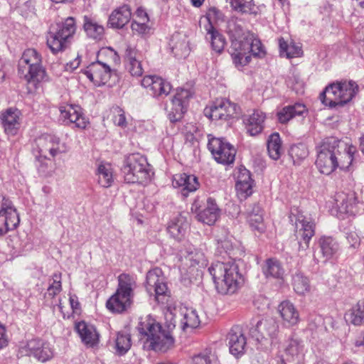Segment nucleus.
I'll list each match as a JSON object with an SVG mask.
<instances>
[{"label": "nucleus", "instance_id": "obj_1", "mask_svg": "<svg viewBox=\"0 0 364 364\" xmlns=\"http://www.w3.org/2000/svg\"><path fill=\"white\" fill-rule=\"evenodd\" d=\"M139 341L146 350L166 353L174 346V338L169 331L150 316L141 318L137 326Z\"/></svg>", "mask_w": 364, "mask_h": 364}, {"label": "nucleus", "instance_id": "obj_2", "mask_svg": "<svg viewBox=\"0 0 364 364\" xmlns=\"http://www.w3.org/2000/svg\"><path fill=\"white\" fill-rule=\"evenodd\" d=\"M215 289L221 294H233L242 286L244 279L233 262H215L208 269Z\"/></svg>", "mask_w": 364, "mask_h": 364}, {"label": "nucleus", "instance_id": "obj_3", "mask_svg": "<svg viewBox=\"0 0 364 364\" xmlns=\"http://www.w3.org/2000/svg\"><path fill=\"white\" fill-rule=\"evenodd\" d=\"M117 282L116 291L107 299L106 307L112 313L122 314L133 304L136 279L134 275L122 273L118 276Z\"/></svg>", "mask_w": 364, "mask_h": 364}, {"label": "nucleus", "instance_id": "obj_4", "mask_svg": "<svg viewBox=\"0 0 364 364\" xmlns=\"http://www.w3.org/2000/svg\"><path fill=\"white\" fill-rule=\"evenodd\" d=\"M358 92V86L354 81H337L326 87L320 95V100L331 108L343 107L351 101Z\"/></svg>", "mask_w": 364, "mask_h": 364}, {"label": "nucleus", "instance_id": "obj_5", "mask_svg": "<svg viewBox=\"0 0 364 364\" xmlns=\"http://www.w3.org/2000/svg\"><path fill=\"white\" fill-rule=\"evenodd\" d=\"M18 73L28 83L36 85L46 78L41 66V56L33 48L26 49L19 60Z\"/></svg>", "mask_w": 364, "mask_h": 364}, {"label": "nucleus", "instance_id": "obj_6", "mask_svg": "<svg viewBox=\"0 0 364 364\" xmlns=\"http://www.w3.org/2000/svg\"><path fill=\"white\" fill-rule=\"evenodd\" d=\"M124 181L128 183H147L151 180L150 165L145 156L133 154L123 166Z\"/></svg>", "mask_w": 364, "mask_h": 364}, {"label": "nucleus", "instance_id": "obj_7", "mask_svg": "<svg viewBox=\"0 0 364 364\" xmlns=\"http://www.w3.org/2000/svg\"><path fill=\"white\" fill-rule=\"evenodd\" d=\"M291 221L294 220V235L298 242V251L306 252L310 245L311 238L316 232V225L314 221L307 218L298 208H292L289 215Z\"/></svg>", "mask_w": 364, "mask_h": 364}, {"label": "nucleus", "instance_id": "obj_8", "mask_svg": "<svg viewBox=\"0 0 364 364\" xmlns=\"http://www.w3.org/2000/svg\"><path fill=\"white\" fill-rule=\"evenodd\" d=\"M338 153V141L334 138L323 139L317 147L316 166L323 174L329 175L338 168L336 161Z\"/></svg>", "mask_w": 364, "mask_h": 364}, {"label": "nucleus", "instance_id": "obj_9", "mask_svg": "<svg viewBox=\"0 0 364 364\" xmlns=\"http://www.w3.org/2000/svg\"><path fill=\"white\" fill-rule=\"evenodd\" d=\"M33 150L38 156L50 159L67 152L68 146L55 135L45 134L35 139Z\"/></svg>", "mask_w": 364, "mask_h": 364}, {"label": "nucleus", "instance_id": "obj_10", "mask_svg": "<svg viewBox=\"0 0 364 364\" xmlns=\"http://www.w3.org/2000/svg\"><path fill=\"white\" fill-rule=\"evenodd\" d=\"M20 224V216L13 201L0 194V236L16 229Z\"/></svg>", "mask_w": 364, "mask_h": 364}, {"label": "nucleus", "instance_id": "obj_11", "mask_svg": "<svg viewBox=\"0 0 364 364\" xmlns=\"http://www.w3.org/2000/svg\"><path fill=\"white\" fill-rule=\"evenodd\" d=\"M83 73L97 86L107 85L112 87L119 79L115 70H112L108 65L99 61L87 66Z\"/></svg>", "mask_w": 364, "mask_h": 364}, {"label": "nucleus", "instance_id": "obj_12", "mask_svg": "<svg viewBox=\"0 0 364 364\" xmlns=\"http://www.w3.org/2000/svg\"><path fill=\"white\" fill-rule=\"evenodd\" d=\"M239 107L226 98L218 99L204 109L205 115L213 121H228L237 116Z\"/></svg>", "mask_w": 364, "mask_h": 364}, {"label": "nucleus", "instance_id": "obj_13", "mask_svg": "<svg viewBox=\"0 0 364 364\" xmlns=\"http://www.w3.org/2000/svg\"><path fill=\"white\" fill-rule=\"evenodd\" d=\"M208 148L218 163L230 165L235 161L236 149L223 139L214 137L209 134Z\"/></svg>", "mask_w": 364, "mask_h": 364}, {"label": "nucleus", "instance_id": "obj_14", "mask_svg": "<svg viewBox=\"0 0 364 364\" xmlns=\"http://www.w3.org/2000/svg\"><path fill=\"white\" fill-rule=\"evenodd\" d=\"M161 270L154 269L148 272L146 275V289H154L155 300L161 305L168 306L171 301V291L168 289Z\"/></svg>", "mask_w": 364, "mask_h": 364}, {"label": "nucleus", "instance_id": "obj_15", "mask_svg": "<svg viewBox=\"0 0 364 364\" xmlns=\"http://www.w3.org/2000/svg\"><path fill=\"white\" fill-rule=\"evenodd\" d=\"M279 325L273 318H261L250 329V334L257 341H273L279 334Z\"/></svg>", "mask_w": 364, "mask_h": 364}, {"label": "nucleus", "instance_id": "obj_16", "mask_svg": "<svg viewBox=\"0 0 364 364\" xmlns=\"http://www.w3.org/2000/svg\"><path fill=\"white\" fill-rule=\"evenodd\" d=\"M191 97L192 94L188 90L183 88L176 90L171 100L172 107L168 114V117L171 122H176L182 119L187 111Z\"/></svg>", "mask_w": 364, "mask_h": 364}, {"label": "nucleus", "instance_id": "obj_17", "mask_svg": "<svg viewBox=\"0 0 364 364\" xmlns=\"http://www.w3.org/2000/svg\"><path fill=\"white\" fill-rule=\"evenodd\" d=\"M205 16L208 21L206 39L210 41L211 46H223L225 43L224 37L213 27V24L225 21L223 14L218 8L210 7Z\"/></svg>", "mask_w": 364, "mask_h": 364}, {"label": "nucleus", "instance_id": "obj_18", "mask_svg": "<svg viewBox=\"0 0 364 364\" xmlns=\"http://www.w3.org/2000/svg\"><path fill=\"white\" fill-rule=\"evenodd\" d=\"M21 349L26 355L33 356L43 363L49 360L53 356V350L50 345L39 338L28 341Z\"/></svg>", "mask_w": 364, "mask_h": 364}, {"label": "nucleus", "instance_id": "obj_19", "mask_svg": "<svg viewBox=\"0 0 364 364\" xmlns=\"http://www.w3.org/2000/svg\"><path fill=\"white\" fill-rule=\"evenodd\" d=\"M75 21L73 17L67 18L63 23L62 28L56 32L50 31L47 36V46L58 44L64 46L70 43V39L75 33Z\"/></svg>", "mask_w": 364, "mask_h": 364}, {"label": "nucleus", "instance_id": "obj_20", "mask_svg": "<svg viewBox=\"0 0 364 364\" xmlns=\"http://www.w3.org/2000/svg\"><path fill=\"white\" fill-rule=\"evenodd\" d=\"M59 111L60 117L64 121L75 124V127L80 129H85L90 122L84 115L82 108L75 105L66 104L60 106Z\"/></svg>", "mask_w": 364, "mask_h": 364}, {"label": "nucleus", "instance_id": "obj_21", "mask_svg": "<svg viewBox=\"0 0 364 364\" xmlns=\"http://www.w3.org/2000/svg\"><path fill=\"white\" fill-rule=\"evenodd\" d=\"M145 58L143 50L137 47H127L124 55V63L128 72L133 77H141L144 73L141 62Z\"/></svg>", "mask_w": 364, "mask_h": 364}, {"label": "nucleus", "instance_id": "obj_22", "mask_svg": "<svg viewBox=\"0 0 364 364\" xmlns=\"http://www.w3.org/2000/svg\"><path fill=\"white\" fill-rule=\"evenodd\" d=\"M141 85L149 89L154 97H166L172 89L169 82L157 75L144 76Z\"/></svg>", "mask_w": 364, "mask_h": 364}, {"label": "nucleus", "instance_id": "obj_23", "mask_svg": "<svg viewBox=\"0 0 364 364\" xmlns=\"http://www.w3.org/2000/svg\"><path fill=\"white\" fill-rule=\"evenodd\" d=\"M277 311L284 326L293 328L301 321V317L296 306L290 301L284 300L277 306Z\"/></svg>", "mask_w": 364, "mask_h": 364}, {"label": "nucleus", "instance_id": "obj_24", "mask_svg": "<svg viewBox=\"0 0 364 364\" xmlns=\"http://www.w3.org/2000/svg\"><path fill=\"white\" fill-rule=\"evenodd\" d=\"M266 55L264 47H235L231 55L236 67H243L250 61L252 55L259 58Z\"/></svg>", "mask_w": 364, "mask_h": 364}, {"label": "nucleus", "instance_id": "obj_25", "mask_svg": "<svg viewBox=\"0 0 364 364\" xmlns=\"http://www.w3.org/2000/svg\"><path fill=\"white\" fill-rule=\"evenodd\" d=\"M230 353L235 357H240L245 353L247 340L241 327L233 326L228 335Z\"/></svg>", "mask_w": 364, "mask_h": 364}, {"label": "nucleus", "instance_id": "obj_26", "mask_svg": "<svg viewBox=\"0 0 364 364\" xmlns=\"http://www.w3.org/2000/svg\"><path fill=\"white\" fill-rule=\"evenodd\" d=\"M172 185L174 188H179L181 194L185 197H187L190 193L195 192L200 186L196 176L185 173L175 174Z\"/></svg>", "mask_w": 364, "mask_h": 364}, {"label": "nucleus", "instance_id": "obj_27", "mask_svg": "<svg viewBox=\"0 0 364 364\" xmlns=\"http://www.w3.org/2000/svg\"><path fill=\"white\" fill-rule=\"evenodd\" d=\"M75 328L80 336L82 342L87 347L93 348L98 345L100 334L94 326L88 324L85 321H80L75 324Z\"/></svg>", "mask_w": 364, "mask_h": 364}, {"label": "nucleus", "instance_id": "obj_28", "mask_svg": "<svg viewBox=\"0 0 364 364\" xmlns=\"http://www.w3.org/2000/svg\"><path fill=\"white\" fill-rule=\"evenodd\" d=\"M265 119V114L260 110H254L251 114L245 116L243 123L247 133L250 136L260 134L264 129Z\"/></svg>", "mask_w": 364, "mask_h": 364}, {"label": "nucleus", "instance_id": "obj_29", "mask_svg": "<svg viewBox=\"0 0 364 364\" xmlns=\"http://www.w3.org/2000/svg\"><path fill=\"white\" fill-rule=\"evenodd\" d=\"M220 215V209L213 198H208L205 207L197 213V219L203 223L212 225L218 220Z\"/></svg>", "mask_w": 364, "mask_h": 364}, {"label": "nucleus", "instance_id": "obj_30", "mask_svg": "<svg viewBox=\"0 0 364 364\" xmlns=\"http://www.w3.org/2000/svg\"><path fill=\"white\" fill-rule=\"evenodd\" d=\"M21 122V113L15 108H9L2 114V123L5 132L10 135L17 134Z\"/></svg>", "mask_w": 364, "mask_h": 364}, {"label": "nucleus", "instance_id": "obj_31", "mask_svg": "<svg viewBox=\"0 0 364 364\" xmlns=\"http://www.w3.org/2000/svg\"><path fill=\"white\" fill-rule=\"evenodd\" d=\"M131 16L132 12L129 6L123 5L111 13L107 26L113 28H122L129 22Z\"/></svg>", "mask_w": 364, "mask_h": 364}, {"label": "nucleus", "instance_id": "obj_32", "mask_svg": "<svg viewBox=\"0 0 364 364\" xmlns=\"http://www.w3.org/2000/svg\"><path fill=\"white\" fill-rule=\"evenodd\" d=\"M336 200L340 213L350 215H355L358 213V201L354 193H338Z\"/></svg>", "mask_w": 364, "mask_h": 364}, {"label": "nucleus", "instance_id": "obj_33", "mask_svg": "<svg viewBox=\"0 0 364 364\" xmlns=\"http://www.w3.org/2000/svg\"><path fill=\"white\" fill-rule=\"evenodd\" d=\"M307 112V109L304 104L295 103L293 105L284 107L277 113L278 121L282 124H286L291 119L297 116H303Z\"/></svg>", "mask_w": 364, "mask_h": 364}, {"label": "nucleus", "instance_id": "obj_34", "mask_svg": "<svg viewBox=\"0 0 364 364\" xmlns=\"http://www.w3.org/2000/svg\"><path fill=\"white\" fill-rule=\"evenodd\" d=\"M284 351L287 360L299 361L304 355V345L301 340L291 338Z\"/></svg>", "mask_w": 364, "mask_h": 364}, {"label": "nucleus", "instance_id": "obj_35", "mask_svg": "<svg viewBox=\"0 0 364 364\" xmlns=\"http://www.w3.org/2000/svg\"><path fill=\"white\" fill-rule=\"evenodd\" d=\"M345 318L353 326L364 324V298L358 301L345 314Z\"/></svg>", "mask_w": 364, "mask_h": 364}, {"label": "nucleus", "instance_id": "obj_36", "mask_svg": "<svg viewBox=\"0 0 364 364\" xmlns=\"http://www.w3.org/2000/svg\"><path fill=\"white\" fill-rule=\"evenodd\" d=\"M97 183L103 188L110 187L114 182L113 170L111 164L100 163L95 172Z\"/></svg>", "mask_w": 364, "mask_h": 364}, {"label": "nucleus", "instance_id": "obj_37", "mask_svg": "<svg viewBox=\"0 0 364 364\" xmlns=\"http://www.w3.org/2000/svg\"><path fill=\"white\" fill-rule=\"evenodd\" d=\"M247 220L252 230L259 234L265 231L266 226L264 223L262 210L259 207H255L251 212L247 214Z\"/></svg>", "mask_w": 364, "mask_h": 364}, {"label": "nucleus", "instance_id": "obj_38", "mask_svg": "<svg viewBox=\"0 0 364 364\" xmlns=\"http://www.w3.org/2000/svg\"><path fill=\"white\" fill-rule=\"evenodd\" d=\"M320 251L324 260L330 259L338 250V244L331 237L322 236L318 240Z\"/></svg>", "mask_w": 364, "mask_h": 364}, {"label": "nucleus", "instance_id": "obj_39", "mask_svg": "<svg viewBox=\"0 0 364 364\" xmlns=\"http://www.w3.org/2000/svg\"><path fill=\"white\" fill-rule=\"evenodd\" d=\"M355 152L356 148L353 145H346L343 151H341L339 150V141H338V154H336L338 168L342 170L347 169L351 165Z\"/></svg>", "mask_w": 364, "mask_h": 364}, {"label": "nucleus", "instance_id": "obj_40", "mask_svg": "<svg viewBox=\"0 0 364 364\" xmlns=\"http://www.w3.org/2000/svg\"><path fill=\"white\" fill-rule=\"evenodd\" d=\"M84 30L87 36L96 41L101 40L105 34V28L103 26L100 25L94 19L88 17H84Z\"/></svg>", "mask_w": 364, "mask_h": 364}, {"label": "nucleus", "instance_id": "obj_41", "mask_svg": "<svg viewBox=\"0 0 364 364\" xmlns=\"http://www.w3.org/2000/svg\"><path fill=\"white\" fill-rule=\"evenodd\" d=\"M237 194L241 199L247 198L252 193V180L248 172L238 177L235 186Z\"/></svg>", "mask_w": 364, "mask_h": 364}, {"label": "nucleus", "instance_id": "obj_42", "mask_svg": "<svg viewBox=\"0 0 364 364\" xmlns=\"http://www.w3.org/2000/svg\"><path fill=\"white\" fill-rule=\"evenodd\" d=\"M188 227V223L183 218H177L169 223L167 230L172 237L181 240Z\"/></svg>", "mask_w": 364, "mask_h": 364}, {"label": "nucleus", "instance_id": "obj_43", "mask_svg": "<svg viewBox=\"0 0 364 364\" xmlns=\"http://www.w3.org/2000/svg\"><path fill=\"white\" fill-rule=\"evenodd\" d=\"M267 151L271 159L278 160L283 152L282 141L278 133L272 134L267 140Z\"/></svg>", "mask_w": 364, "mask_h": 364}, {"label": "nucleus", "instance_id": "obj_44", "mask_svg": "<svg viewBox=\"0 0 364 364\" xmlns=\"http://www.w3.org/2000/svg\"><path fill=\"white\" fill-rule=\"evenodd\" d=\"M132 342L131 335L126 331H119L115 338L116 352L119 355H123L131 348Z\"/></svg>", "mask_w": 364, "mask_h": 364}, {"label": "nucleus", "instance_id": "obj_45", "mask_svg": "<svg viewBox=\"0 0 364 364\" xmlns=\"http://www.w3.org/2000/svg\"><path fill=\"white\" fill-rule=\"evenodd\" d=\"M181 323L183 330L186 328H196L200 326V320L196 310L185 309L181 312Z\"/></svg>", "mask_w": 364, "mask_h": 364}, {"label": "nucleus", "instance_id": "obj_46", "mask_svg": "<svg viewBox=\"0 0 364 364\" xmlns=\"http://www.w3.org/2000/svg\"><path fill=\"white\" fill-rule=\"evenodd\" d=\"M292 286L294 291L299 295L304 296L311 291L309 278L301 273H297L293 277Z\"/></svg>", "mask_w": 364, "mask_h": 364}, {"label": "nucleus", "instance_id": "obj_47", "mask_svg": "<svg viewBox=\"0 0 364 364\" xmlns=\"http://www.w3.org/2000/svg\"><path fill=\"white\" fill-rule=\"evenodd\" d=\"M263 272L267 277L270 276L274 278H280L284 274V269L278 259L269 258L265 261Z\"/></svg>", "mask_w": 364, "mask_h": 364}, {"label": "nucleus", "instance_id": "obj_48", "mask_svg": "<svg viewBox=\"0 0 364 364\" xmlns=\"http://www.w3.org/2000/svg\"><path fill=\"white\" fill-rule=\"evenodd\" d=\"M58 308L65 317L66 315H69V309L72 310L73 313L78 314L80 311V304L77 296L70 295L68 303L65 302L63 299H59Z\"/></svg>", "mask_w": 364, "mask_h": 364}, {"label": "nucleus", "instance_id": "obj_49", "mask_svg": "<svg viewBox=\"0 0 364 364\" xmlns=\"http://www.w3.org/2000/svg\"><path fill=\"white\" fill-rule=\"evenodd\" d=\"M252 0H231L232 7L242 13H249L256 15L257 14V8L252 4Z\"/></svg>", "mask_w": 364, "mask_h": 364}, {"label": "nucleus", "instance_id": "obj_50", "mask_svg": "<svg viewBox=\"0 0 364 364\" xmlns=\"http://www.w3.org/2000/svg\"><path fill=\"white\" fill-rule=\"evenodd\" d=\"M111 119L113 123L124 129L127 126L125 112L118 106H114L110 109Z\"/></svg>", "mask_w": 364, "mask_h": 364}, {"label": "nucleus", "instance_id": "obj_51", "mask_svg": "<svg viewBox=\"0 0 364 364\" xmlns=\"http://www.w3.org/2000/svg\"><path fill=\"white\" fill-rule=\"evenodd\" d=\"M289 155L292 158L294 164H299L308 156L309 151L305 145L299 144L291 147Z\"/></svg>", "mask_w": 364, "mask_h": 364}, {"label": "nucleus", "instance_id": "obj_52", "mask_svg": "<svg viewBox=\"0 0 364 364\" xmlns=\"http://www.w3.org/2000/svg\"><path fill=\"white\" fill-rule=\"evenodd\" d=\"M191 364H220V362L214 354L205 352L193 356Z\"/></svg>", "mask_w": 364, "mask_h": 364}, {"label": "nucleus", "instance_id": "obj_53", "mask_svg": "<svg viewBox=\"0 0 364 364\" xmlns=\"http://www.w3.org/2000/svg\"><path fill=\"white\" fill-rule=\"evenodd\" d=\"M52 283L48 288V294L51 297L58 295L62 291V274L60 272H55L52 276Z\"/></svg>", "mask_w": 364, "mask_h": 364}, {"label": "nucleus", "instance_id": "obj_54", "mask_svg": "<svg viewBox=\"0 0 364 364\" xmlns=\"http://www.w3.org/2000/svg\"><path fill=\"white\" fill-rule=\"evenodd\" d=\"M186 258L191 266H205L207 264L205 256L200 250H194L190 252Z\"/></svg>", "mask_w": 364, "mask_h": 364}, {"label": "nucleus", "instance_id": "obj_55", "mask_svg": "<svg viewBox=\"0 0 364 364\" xmlns=\"http://www.w3.org/2000/svg\"><path fill=\"white\" fill-rule=\"evenodd\" d=\"M303 55L301 47H279V55L282 58L291 59Z\"/></svg>", "mask_w": 364, "mask_h": 364}, {"label": "nucleus", "instance_id": "obj_56", "mask_svg": "<svg viewBox=\"0 0 364 364\" xmlns=\"http://www.w3.org/2000/svg\"><path fill=\"white\" fill-rule=\"evenodd\" d=\"M240 46H261L260 40L250 31L244 32L239 40Z\"/></svg>", "mask_w": 364, "mask_h": 364}, {"label": "nucleus", "instance_id": "obj_57", "mask_svg": "<svg viewBox=\"0 0 364 364\" xmlns=\"http://www.w3.org/2000/svg\"><path fill=\"white\" fill-rule=\"evenodd\" d=\"M171 52L174 54L176 58L182 60L186 58L191 53L190 47H171Z\"/></svg>", "mask_w": 364, "mask_h": 364}, {"label": "nucleus", "instance_id": "obj_58", "mask_svg": "<svg viewBox=\"0 0 364 364\" xmlns=\"http://www.w3.org/2000/svg\"><path fill=\"white\" fill-rule=\"evenodd\" d=\"M148 22L149 21L133 20L132 29L134 32H136L139 34L145 33L149 30Z\"/></svg>", "mask_w": 364, "mask_h": 364}, {"label": "nucleus", "instance_id": "obj_59", "mask_svg": "<svg viewBox=\"0 0 364 364\" xmlns=\"http://www.w3.org/2000/svg\"><path fill=\"white\" fill-rule=\"evenodd\" d=\"M80 63L81 58L77 54V56L73 60H70L65 64V65L64 66L65 70L67 72L72 73L80 66Z\"/></svg>", "mask_w": 364, "mask_h": 364}, {"label": "nucleus", "instance_id": "obj_60", "mask_svg": "<svg viewBox=\"0 0 364 364\" xmlns=\"http://www.w3.org/2000/svg\"><path fill=\"white\" fill-rule=\"evenodd\" d=\"M9 344V339L5 326L0 322V350L6 347Z\"/></svg>", "mask_w": 364, "mask_h": 364}, {"label": "nucleus", "instance_id": "obj_61", "mask_svg": "<svg viewBox=\"0 0 364 364\" xmlns=\"http://www.w3.org/2000/svg\"><path fill=\"white\" fill-rule=\"evenodd\" d=\"M347 240L350 245L353 248L359 247L360 244V239L355 232L348 233L347 235Z\"/></svg>", "mask_w": 364, "mask_h": 364}, {"label": "nucleus", "instance_id": "obj_62", "mask_svg": "<svg viewBox=\"0 0 364 364\" xmlns=\"http://www.w3.org/2000/svg\"><path fill=\"white\" fill-rule=\"evenodd\" d=\"M134 20L149 21V18L146 11L142 8H139L135 13V18Z\"/></svg>", "mask_w": 364, "mask_h": 364}, {"label": "nucleus", "instance_id": "obj_63", "mask_svg": "<svg viewBox=\"0 0 364 364\" xmlns=\"http://www.w3.org/2000/svg\"><path fill=\"white\" fill-rule=\"evenodd\" d=\"M219 248H221L224 250L225 252H229L230 250H232V245L231 242L228 239H224L223 240H220L219 242Z\"/></svg>", "mask_w": 364, "mask_h": 364}, {"label": "nucleus", "instance_id": "obj_64", "mask_svg": "<svg viewBox=\"0 0 364 364\" xmlns=\"http://www.w3.org/2000/svg\"><path fill=\"white\" fill-rule=\"evenodd\" d=\"M4 68V63L1 60H0V82H2L5 77L6 74Z\"/></svg>", "mask_w": 364, "mask_h": 364}]
</instances>
